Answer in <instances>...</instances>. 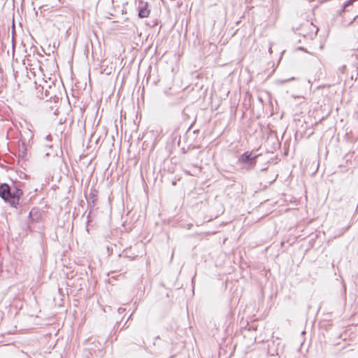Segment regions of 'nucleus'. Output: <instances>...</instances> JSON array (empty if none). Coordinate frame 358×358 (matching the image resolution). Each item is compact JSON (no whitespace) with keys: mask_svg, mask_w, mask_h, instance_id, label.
<instances>
[{"mask_svg":"<svg viewBox=\"0 0 358 358\" xmlns=\"http://www.w3.org/2000/svg\"><path fill=\"white\" fill-rule=\"evenodd\" d=\"M150 10L148 9V3L140 1L138 5V17L141 18L147 17Z\"/></svg>","mask_w":358,"mask_h":358,"instance_id":"7ed1b4c3","label":"nucleus"},{"mask_svg":"<svg viewBox=\"0 0 358 358\" xmlns=\"http://www.w3.org/2000/svg\"><path fill=\"white\" fill-rule=\"evenodd\" d=\"M258 156V155H254L253 152L246 151L239 156L238 162L243 164L245 170L251 171L257 164Z\"/></svg>","mask_w":358,"mask_h":358,"instance_id":"f03ea898","label":"nucleus"},{"mask_svg":"<svg viewBox=\"0 0 358 358\" xmlns=\"http://www.w3.org/2000/svg\"><path fill=\"white\" fill-rule=\"evenodd\" d=\"M157 24V22H153V25L152 26H155Z\"/></svg>","mask_w":358,"mask_h":358,"instance_id":"2eb2a0df","label":"nucleus"},{"mask_svg":"<svg viewBox=\"0 0 358 358\" xmlns=\"http://www.w3.org/2000/svg\"><path fill=\"white\" fill-rule=\"evenodd\" d=\"M26 137L22 135L19 141L20 144L18 147L19 157L21 158H24L27 155V148L26 145Z\"/></svg>","mask_w":358,"mask_h":358,"instance_id":"20e7f679","label":"nucleus"},{"mask_svg":"<svg viewBox=\"0 0 358 358\" xmlns=\"http://www.w3.org/2000/svg\"><path fill=\"white\" fill-rule=\"evenodd\" d=\"M308 1L311 2V1H313L314 0H308Z\"/></svg>","mask_w":358,"mask_h":358,"instance_id":"f3484780","label":"nucleus"},{"mask_svg":"<svg viewBox=\"0 0 358 358\" xmlns=\"http://www.w3.org/2000/svg\"><path fill=\"white\" fill-rule=\"evenodd\" d=\"M358 20V15L355 16V17H354L353 20H352V21H351L350 24H352L354 21H356V20Z\"/></svg>","mask_w":358,"mask_h":358,"instance_id":"9d476101","label":"nucleus"},{"mask_svg":"<svg viewBox=\"0 0 358 358\" xmlns=\"http://www.w3.org/2000/svg\"><path fill=\"white\" fill-rule=\"evenodd\" d=\"M96 201V195L94 193H91L90 194L89 199H87L88 206L90 208V212H89V213L87 215V224L90 223V222H92V220L90 219V216H91V214L92 213V208L94 207Z\"/></svg>","mask_w":358,"mask_h":358,"instance_id":"39448f33","label":"nucleus"},{"mask_svg":"<svg viewBox=\"0 0 358 358\" xmlns=\"http://www.w3.org/2000/svg\"><path fill=\"white\" fill-rule=\"evenodd\" d=\"M298 49L301 50H305V49L303 47H299Z\"/></svg>","mask_w":358,"mask_h":358,"instance_id":"ddd939ff","label":"nucleus"},{"mask_svg":"<svg viewBox=\"0 0 358 358\" xmlns=\"http://www.w3.org/2000/svg\"><path fill=\"white\" fill-rule=\"evenodd\" d=\"M22 189L14 182L12 185L3 182L0 184V198L10 207L17 208L22 203Z\"/></svg>","mask_w":358,"mask_h":358,"instance_id":"f257e3e1","label":"nucleus"},{"mask_svg":"<svg viewBox=\"0 0 358 358\" xmlns=\"http://www.w3.org/2000/svg\"><path fill=\"white\" fill-rule=\"evenodd\" d=\"M45 139L48 141H52V136L50 134L49 135H47L46 137H45Z\"/></svg>","mask_w":358,"mask_h":358,"instance_id":"0eeeda50","label":"nucleus"},{"mask_svg":"<svg viewBox=\"0 0 358 358\" xmlns=\"http://www.w3.org/2000/svg\"><path fill=\"white\" fill-rule=\"evenodd\" d=\"M289 80H280L279 82L281 83V84H283L285 83H286L287 81H288Z\"/></svg>","mask_w":358,"mask_h":358,"instance_id":"9b49d317","label":"nucleus"},{"mask_svg":"<svg viewBox=\"0 0 358 358\" xmlns=\"http://www.w3.org/2000/svg\"><path fill=\"white\" fill-rule=\"evenodd\" d=\"M45 96H46V97H48V94H47V91L45 92Z\"/></svg>","mask_w":358,"mask_h":358,"instance_id":"4468645a","label":"nucleus"},{"mask_svg":"<svg viewBox=\"0 0 358 358\" xmlns=\"http://www.w3.org/2000/svg\"><path fill=\"white\" fill-rule=\"evenodd\" d=\"M2 271V264L0 262V273Z\"/></svg>","mask_w":358,"mask_h":358,"instance_id":"f8f14e48","label":"nucleus"},{"mask_svg":"<svg viewBox=\"0 0 358 358\" xmlns=\"http://www.w3.org/2000/svg\"><path fill=\"white\" fill-rule=\"evenodd\" d=\"M124 310H125V309L124 308H120L118 309V312H119L120 314H122Z\"/></svg>","mask_w":358,"mask_h":358,"instance_id":"6e6552de","label":"nucleus"},{"mask_svg":"<svg viewBox=\"0 0 358 358\" xmlns=\"http://www.w3.org/2000/svg\"><path fill=\"white\" fill-rule=\"evenodd\" d=\"M34 211V209H32V210L29 212V217H33Z\"/></svg>","mask_w":358,"mask_h":358,"instance_id":"1a4fd4ad","label":"nucleus"},{"mask_svg":"<svg viewBox=\"0 0 358 358\" xmlns=\"http://www.w3.org/2000/svg\"><path fill=\"white\" fill-rule=\"evenodd\" d=\"M24 134L27 136L28 138H31L33 137V134L31 131H24Z\"/></svg>","mask_w":358,"mask_h":358,"instance_id":"423d86ee","label":"nucleus"},{"mask_svg":"<svg viewBox=\"0 0 358 358\" xmlns=\"http://www.w3.org/2000/svg\"><path fill=\"white\" fill-rule=\"evenodd\" d=\"M317 31H318V29H317V30L315 31V35L317 34Z\"/></svg>","mask_w":358,"mask_h":358,"instance_id":"dca6fc26","label":"nucleus"}]
</instances>
